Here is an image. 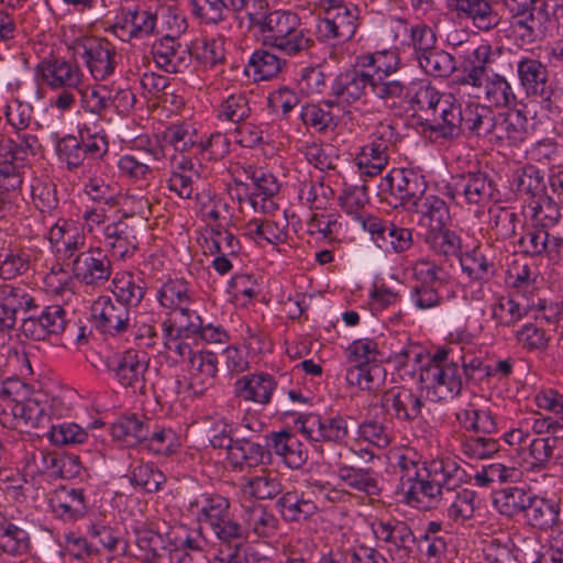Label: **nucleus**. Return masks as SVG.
I'll return each instance as SVG.
<instances>
[{
	"label": "nucleus",
	"mask_w": 563,
	"mask_h": 563,
	"mask_svg": "<svg viewBox=\"0 0 563 563\" xmlns=\"http://www.w3.org/2000/svg\"><path fill=\"white\" fill-rule=\"evenodd\" d=\"M409 103L413 110V115L418 118L420 124L430 118L435 107L440 106V102L448 96L439 92L434 87L430 85H420L413 95L409 92Z\"/></svg>",
	"instance_id": "52"
},
{
	"label": "nucleus",
	"mask_w": 563,
	"mask_h": 563,
	"mask_svg": "<svg viewBox=\"0 0 563 563\" xmlns=\"http://www.w3.org/2000/svg\"><path fill=\"white\" fill-rule=\"evenodd\" d=\"M34 290L22 284H0V329L10 331L15 328L18 313L27 316L37 308Z\"/></svg>",
	"instance_id": "11"
},
{
	"label": "nucleus",
	"mask_w": 563,
	"mask_h": 563,
	"mask_svg": "<svg viewBox=\"0 0 563 563\" xmlns=\"http://www.w3.org/2000/svg\"><path fill=\"white\" fill-rule=\"evenodd\" d=\"M74 277L87 286H102L112 274L108 255L100 247L79 252L71 261Z\"/></svg>",
	"instance_id": "16"
},
{
	"label": "nucleus",
	"mask_w": 563,
	"mask_h": 563,
	"mask_svg": "<svg viewBox=\"0 0 563 563\" xmlns=\"http://www.w3.org/2000/svg\"><path fill=\"white\" fill-rule=\"evenodd\" d=\"M517 195L532 203L545 195V181L543 173L534 165H526L518 169L512 181Z\"/></svg>",
	"instance_id": "38"
},
{
	"label": "nucleus",
	"mask_w": 563,
	"mask_h": 563,
	"mask_svg": "<svg viewBox=\"0 0 563 563\" xmlns=\"http://www.w3.org/2000/svg\"><path fill=\"white\" fill-rule=\"evenodd\" d=\"M457 357L449 347H439L421 368L420 382L435 401L453 399L463 389L464 380Z\"/></svg>",
	"instance_id": "2"
},
{
	"label": "nucleus",
	"mask_w": 563,
	"mask_h": 563,
	"mask_svg": "<svg viewBox=\"0 0 563 563\" xmlns=\"http://www.w3.org/2000/svg\"><path fill=\"white\" fill-rule=\"evenodd\" d=\"M222 547L242 542L247 538L246 529L228 510L208 528Z\"/></svg>",
	"instance_id": "58"
},
{
	"label": "nucleus",
	"mask_w": 563,
	"mask_h": 563,
	"mask_svg": "<svg viewBox=\"0 0 563 563\" xmlns=\"http://www.w3.org/2000/svg\"><path fill=\"white\" fill-rule=\"evenodd\" d=\"M417 62L426 74L439 78L448 77L456 69L455 57L438 47H434Z\"/></svg>",
	"instance_id": "59"
},
{
	"label": "nucleus",
	"mask_w": 563,
	"mask_h": 563,
	"mask_svg": "<svg viewBox=\"0 0 563 563\" xmlns=\"http://www.w3.org/2000/svg\"><path fill=\"white\" fill-rule=\"evenodd\" d=\"M137 224L134 216L123 214L103 228L102 242L112 256L125 260L134 255L139 245Z\"/></svg>",
	"instance_id": "14"
},
{
	"label": "nucleus",
	"mask_w": 563,
	"mask_h": 563,
	"mask_svg": "<svg viewBox=\"0 0 563 563\" xmlns=\"http://www.w3.org/2000/svg\"><path fill=\"white\" fill-rule=\"evenodd\" d=\"M410 211L419 213L420 222L429 227L430 231L445 228L451 219L446 202L434 195H424L417 208Z\"/></svg>",
	"instance_id": "39"
},
{
	"label": "nucleus",
	"mask_w": 563,
	"mask_h": 563,
	"mask_svg": "<svg viewBox=\"0 0 563 563\" xmlns=\"http://www.w3.org/2000/svg\"><path fill=\"white\" fill-rule=\"evenodd\" d=\"M266 445L282 456L285 464L292 470L300 468L308 459V452L302 448V443L286 430L267 435Z\"/></svg>",
	"instance_id": "31"
},
{
	"label": "nucleus",
	"mask_w": 563,
	"mask_h": 563,
	"mask_svg": "<svg viewBox=\"0 0 563 563\" xmlns=\"http://www.w3.org/2000/svg\"><path fill=\"white\" fill-rule=\"evenodd\" d=\"M560 0H501L505 9L517 18V26L522 30L520 36L528 43L536 41L537 30L541 25V20H547L550 10L558 7Z\"/></svg>",
	"instance_id": "10"
},
{
	"label": "nucleus",
	"mask_w": 563,
	"mask_h": 563,
	"mask_svg": "<svg viewBox=\"0 0 563 563\" xmlns=\"http://www.w3.org/2000/svg\"><path fill=\"white\" fill-rule=\"evenodd\" d=\"M152 55L157 67L169 74L186 71L192 60L188 45L172 37L156 40L152 45Z\"/></svg>",
	"instance_id": "20"
},
{
	"label": "nucleus",
	"mask_w": 563,
	"mask_h": 563,
	"mask_svg": "<svg viewBox=\"0 0 563 563\" xmlns=\"http://www.w3.org/2000/svg\"><path fill=\"white\" fill-rule=\"evenodd\" d=\"M287 220H284L283 223H278L267 219H252L244 224L243 232L245 236L256 243L265 241L269 244H279L287 238Z\"/></svg>",
	"instance_id": "46"
},
{
	"label": "nucleus",
	"mask_w": 563,
	"mask_h": 563,
	"mask_svg": "<svg viewBox=\"0 0 563 563\" xmlns=\"http://www.w3.org/2000/svg\"><path fill=\"white\" fill-rule=\"evenodd\" d=\"M459 423L474 433L492 434L497 430L495 418L489 411L475 409L473 406L456 413Z\"/></svg>",
	"instance_id": "57"
},
{
	"label": "nucleus",
	"mask_w": 563,
	"mask_h": 563,
	"mask_svg": "<svg viewBox=\"0 0 563 563\" xmlns=\"http://www.w3.org/2000/svg\"><path fill=\"white\" fill-rule=\"evenodd\" d=\"M252 113L250 100L244 92L232 93L225 98L218 109V119L234 123L246 121Z\"/></svg>",
	"instance_id": "60"
},
{
	"label": "nucleus",
	"mask_w": 563,
	"mask_h": 563,
	"mask_svg": "<svg viewBox=\"0 0 563 563\" xmlns=\"http://www.w3.org/2000/svg\"><path fill=\"white\" fill-rule=\"evenodd\" d=\"M462 271L474 280H489L495 275V265L479 249L459 255Z\"/></svg>",
	"instance_id": "54"
},
{
	"label": "nucleus",
	"mask_w": 563,
	"mask_h": 563,
	"mask_svg": "<svg viewBox=\"0 0 563 563\" xmlns=\"http://www.w3.org/2000/svg\"><path fill=\"white\" fill-rule=\"evenodd\" d=\"M189 388L194 394L203 391L214 385L218 373V357L210 351H196L187 364Z\"/></svg>",
	"instance_id": "28"
},
{
	"label": "nucleus",
	"mask_w": 563,
	"mask_h": 563,
	"mask_svg": "<svg viewBox=\"0 0 563 563\" xmlns=\"http://www.w3.org/2000/svg\"><path fill=\"white\" fill-rule=\"evenodd\" d=\"M31 550V538L26 529L7 518L0 519V551L11 556H23Z\"/></svg>",
	"instance_id": "35"
},
{
	"label": "nucleus",
	"mask_w": 563,
	"mask_h": 563,
	"mask_svg": "<svg viewBox=\"0 0 563 563\" xmlns=\"http://www.w3.org/2000/svg\"><path fill=\"white\" fill-rule=\"evenodd\" d=\"M455 51L459 57L455 70L461 73L457 82L473 88H482L484 79L494 71V65L500 56V51L493 49L489 44L461 45Z\"/></svg>",
	"instance_id": "4"
},
{
	"label": "nucleus",
	"mask_w": 563,
	"mask_h": 563,
	"mask_svg": "<svg viewBox=\"0 0 563 563\" xmlns=\"http://www.w3.org/2000/svg\"><path fill=\"white\" fill-rule=\"evenodd\" d=\"M340 207L342 210L356 220L363 216L366 211V207L369 203V196L367 192V186L362 185H349L344 184V189L339 197Z\"/></svg>",
	"instance_id": "55"
},
{
	"label": "nucleus",
	"mask_w": 563,
	"mask_h": 563,
	"mask_svg": "<svg viewBox=\"0 0 563 563\" xmlns=\"http://www.w3.org/2000/svg\"><path fill=\"white\" fill-rule=\"evenodd\" d=\"M276 506L283 519L289 522L307 521L318 511L313 500L296 490L285 493L277 500Z\"/></svg>",
	"instance_id": "36"
},
{
	"label": "nucleus",
	"mask_w": 563,
	"mask_h": 563,
	"mask_svg": "<svg viewBox=\"0 0 563 563\" xmlns=\"http://www.w3.org/2000/svg\"><path fill=\"white\" fill-rule=\"evenodd\" d=\"M527 451L534 467L547 468L551 461L563 460V437L552 434L531 438Z\"/></svg>",
	"instance_id": "34"
},
{
	"label": "nucleus",
	"mask_w": 563,
	"mask_h": 563,
	"mask_svg": "<svg viewBox=\"0 0 563 563\" xmlns=\"http://www.w3.org/2000/svg\"><path fill=\"white\" fill-rule=\"evenodd\" d=\"M112 284V292L117 300L124 303L128 308L137 307L146 292L144 280L132 273L123 272L117 274Z\"/></svg>",
	"instance_id": "43"
},
{
	"label": "nucleus",
	"mask_w": 563,
	"mask_h": 563,
	"mask_svg": "<svg viewBox=\"0 0 563 563\" xmlns=\"http://www.w3.org/2000/svg\"><path fill=\"white\" fill-rule=\"evenodd\" d=\"M528 310L510 296H501L492 306V319L497 327H512L520 321Z\"/></svg>",
	"instance_id": "62"
},
{
	"label": "nucleus",
	"mask_w": 563,
	"mask_h": 563,
	"mask_svg": "<svg viewBox=\"0 0 563 563\" xmlns=\"http://www.w3.org/2000/svg\"><path fill=\"white\" fill-rule=\"evenodd\" d=\"M385 374L378 362L350 366L346 371V380L350 385H356L363 390H373L379 386Z\"/></svg>",
	"instance_id": "63"
},
{
	"label": "nucleus",
	"mask_w": 563,
	"mask_h": 563,
	"mask_svg": "<svg viewBox=\"0 0 563 563\" xmlns=\"http://www.w3.org/2000/svg\"><path fill=\"white\" fill-rule=\"evenodd\" d=\"M560 503L532 495L525 518L534 529L545 531L560 522Z\"/></svg>",
	"instance_id": "33"
},
{
	"label": "nucleus",
	"mask_w": 563,
	"mask_h": 563,
	"mask_svg": "<svg viewBox=\"0 0 563 563\" xmlns=\"http://www.w3.org/2000/svg\"><path fill=\"white\" fill-rule=\"evenodd\" d=\"M422 471L432 478L442 498L445 493L451 494L472 479V475L454 457L450 456L430 461L427 466L422 467Z\"/></svg>",
	"instance_id": "22"
},
{
	"label": "nucleus",
	"mask_w": 563,
	"mask_h": 563,
	"mask_svg": "<svg viewBox=\"0 0 563 563\" xmlns=\"http://www.w3.org/2000/svg\"><path fill=\"white\" fill-rule=\"evenodd\" d=\"M170 176L167 180L168 189L179 198L190 199L197 181L200 179V164L186 154L169 156Z\"/></svg>",
	"instance_id": "23"
},
{
	"label": "nucleus",
	"mask_w": 563,
	"mask_h": 563,
	"mask_svg": "<svg viewBox=\"0 0 563 563\" xmlns=\"http://www.w3.org/2000/svg\"><path fill=\"white\" fill-rule=\"evenodd\" d=\"M106 365L122 387L130 388L134 394H146L145 374L148 363L144 355L141 356L137 352L130 350L107 361Z\"/></svg>",
	"instance_id": "15"
},
{
	"label": "nucleus",
	"mask_w": 563,
	"mask_h": 563,
	"mask_svg": "<svg viewBox=\"0 0 563 563\" xmlns=\"http://www.w3.org/2000/svg\"><path fill=\"white\" fill-rule=\"evenodd\" d=\"M521 86L529 95H543L548 81V69L539 59L522 57L517 64Z\"/></svg>",
	"instance_id": "40"
},
{
	"label": "nucleus",
	"mask_w": 563,
	"mask_h": 563,
	"mask_svg": "<svg viewBox=\"0 0 563 563\" xmlns=\"http://www.w3.org/2000/svg\"><path fill=\"white\" fill-rule=\"evenodd\" d=\"M230 508L231 504L228 498L207 493L198 495L188 505V511L196 517L201 526L207 528L218 521Z\"/></svg>",
	"instance_id": "32"
},
{
	"label": "nucleus",
	"mask_w": 563,
	"mask_h": 563,
	"mask_svg": "<svg viewBox=\"0 0 563 563\" xmlns=\"http://www.w3.org/2000/svg\"><path fill=\"white\" fill-rule=\"evenodd\" d=\"M380 408L391 420L412 423L421 418L424 401L412 389L395 386L383 393Z\"/></svg>",
	"instance_id": "13"
},
{
	"label": "nucleus",
	"mask_w": 563,
	"mask_h": 563,
	"mask_svg": "<svg viewBox=\"0 0 563 563\" xmlns=\"http://www.w3.org/2000/svg\"><path fill=\"white\" fill-rule=\"evenodd\" d=\"M277 382L271 374L256 373L238 378L233 386L236 397L260 405H268L272 400Z\"/></svg>",
	"instance_id": "29"
},
{
	"label": "nucleus",
	"mask_w": 563,
	"mask_h": 563,
	"mask_svg": "<svg viewBox=\"0 0 563 563\" xmlns=\"http://www.w3.org/2000/svg\"><path fill=\"white\" fill-rule=\"evenodd\" d=\"M37 71L42 81L53 89H78L82 81L79 67L64 59L42 62Z\"/></svg>",
	"instance_id": "25"
},
{
	"label": "nucleus",
	"mask_w": 563,
	"mask_h": 563,
	"mask_svg": "<svg viewBox=\"0 0 563 563\" xmlns=\"http://www.w3.org/2000/svg\"><path fill=\"white\" fill-rule=\"evenodd\" d=\"M164 345L170 352L176 354L179 360H190L195 354L190 345L184 341V338H189L195 334H201L202 338L216 342L221 341L222 332L213 330L212 328L201 329L199 331H189L187 328H180L178 319H169L163 324Z\"/></svg>",
	"instance_id": "24"
},
{
	"label": "nucleus",
	"mask_w": 563,
	"mask_h": 563,
	"mask_svg": "<svg viewBox=\"0 0 563 563\" xmlns=\"http://www.w3.org/2000/svg\"><path fill=\"white\" fill-rule=\"evenodd\" d=\"M422 126L444 139L459 137L461 135V104L448 96L439 107H435Z\"/></svg>",
	"instance_id": "27"
},
{
	"label": "nucleus",
	"mask_w": 563,
	"mask_h": 563,
	"mask_svg": "<svg viewBox=\"0 0 563 563\" xmlns=\"http://www.w3.org/2000/svg\"><path fill=\"white\" fill-rule=\"evenodd\" d=\"M299 24L300 19L296 13L274 10L269 12L258 29L264 34V44L271 46L278 38L289 33L292 27L299 26Z\"/></svg>",
	"instance_id": "45"
},
{
	"label": "nucleus",
	"mask_w": 563,
	"mask_h": 563,
	"mask_svg": "<svg viewBox=\"0 0 563 563\" xmlns=\"http://www.w3.org/2000/svg\"><path fill=\"white\" fill-rule=\"evenodd\" d=\"M532 495L520 487H509L497 493L494 504L507 517L526 515Z\"/></svg>",
	"instance_id": "53"
},
{
	"label": "nucleus",
	"mask_w": 563,
	"mask_h": 563,
	"mask_svg": "<svg viewBox=\"0 0 563 563\" xmlns=\"http://www.w3.org/2000/svg\"><path fill=\"white\" fill-rule=\"evenodd\" d=\"M484 99L494 107H508L516 101L510 82L501 75L493 71L485 79L482 88H477Z\"/></svg>",
	"instance_id": "50"
},
{
	"label": "nucleus",
	"mask_w": 563,
	"mask_h": 563,
	"mask_svg": "<svg viewBox=\"0 0 563 563\" xmlns=\"http://www.w3.org/2000/svg\"><path fill=\"white\" fill-rule=\"evenodd\" d=\"M49 507L54 515L63 521H76L87 512L85 492L82 488L60 486L53 492Z\"/></svg>",
	"instance_id": "26"
},
{
	"label": "nucleus",
	"mask_w": 563,
	"mask_h": 563,
	"mask_svg": "<svg viewBox=\"0 0 563 563\" xmlns=\"http://www.w3.org/2000/svg\"><path fill=\"white\" fill-rule=\"evenodd\" d=\"M391 154L373 142L364 145L356 157V165L362 175L376 176L387 166Z\"/></svg>",
	"instance_id": "56"
},
{
	"label": "nucleus",
	"mask_w": 563,
	"mask_h": 563,
	"mask_svg": "<svg viewBox=\"0 0 563 563\" xmlns=\"http://www.w3.org/2000/svg\"><path fill=\"white\" fill-rule=\"evenodd\" d=\"M493 115L494 111L490 107L481 103H467L464 109L461 108V134L467 131L472 135L485 139Z\"/></svg>",
	"instance_id": "48"
},
{
	"label": "nucleus",
	"mask_w": 563,
	"mask_h": 563,
	"mask_svg": "<svg viewBox=\"0 0 563 563\" xmlns=\"http://www.w3.org/2000/svg\"><path fill=\"white\" fill-rule=\"evenodd\" d=\"M271 461V452L264 445L250 440H235L231 448L229 463L234 470L243 471Z\"/></svg>",
	"instance_id": "37"
},
{
	"label": "nucleus",
	"mask_w": 563,
	"mask_h": 563,
	"mask_svg": "<svg viewBox=\"0 0 563 563\" xmlns=\"http://www.w3.org/2000/svg\"><path fill=\"white\" fill-rule=\"evenodd\" d=\"M372 530L377 540L388 543L393 561L409 563L413 559L416 538L411 528L401 520H375Z\"/></svg>",
	"instance_id": "9"
},
{
	"label": "nucleus",
	"mask_w": 563,
	"mask_h": 563,
	"mask_svg": "<svg viewBox=\"0 0 563 563\" xmlns=\"http://www.w3.org/2000/svg\"><path fill=\"white\" fill-rule=\"evenodd\" d=\"M383 195L389 194L398 205L410 211L417 208L427 189L424 177L413 169L396 168L384 177L379 185Z\"/></svg>",
	"instance_id": "6"
},
{
	"label": "nucleus",
	"mask_w": 563,
	"mask_h": 563,
	"mask_svg": "<svg viewBox=\"0 0 563 563\" xmlns=\"http://www.w3.org/2000/svg\"><path fill=\"white\" fill-rule=\"evenodd\" d=\"M394 85L389 82L378 84L373 79L372 73L361 66V60L355 57L352 67L341 71L335 76L331 85L332 100L323 103L325 108L334 106H351L365 99L368 93L374 97L388 102L386 98L388 92H391Z\"/></svg>",
	"instance_id": "1"
},
{
	"label": "nucleus",
	"mask_w": 563,
	"mask_h": 563,
	"mask_svg": "<svg viewBox=\"0 0 563 563\" xmlns=\"http://www.w3.org/2000/svg\"><path fill=\"white\" fill-rule=\"evenodd\" d=\"M243 519L246 528L260 538L274 537L278 530V519L260 504L247 507Z\"/></svg>",
	"instance_id": "51"
},
{
	"label": "nucleus",
	"mask_w": 563,
	"mask_h": 563,
	"mask_svg": "<svg viewBox=\"0 0 563 563\" xmlns=\"http://www.w3.org/2000/svg\"><path fill=\"white\" fill-rule=\"evenodd\" d=\"M284 65L285 60L277 55L266 49H257L251 55L245 73L254 81L269 80L280 73Z\"/></svg>",
	"instance_id": "49"
},
{
	"label": "nucleus",
	"mask_w": 563,
	"mask_h": 563,
	"mask_svg": "<svg viewBox=\"0 0 563 563\" xmlns=\"http://www.w3.org/2000/svg\"><path fill=\"white\" fill-rule=\"evenodd\" d=\"M159 305L169 310L170 319H178L180 328L189 331L201 329V318L192 309L195 294L184 278L168 279L157 292Z\"/></svg>",
	"instance_id": "3"
},
{
	"label": "nucleus",
	"mask_w": 563,
	"mask_h": 563,
	"mask_svg": "<svg viewBox=\"0 0 563 563\" xmlns=\"http://www.w3.org/2000/svg\"><path fill=\"white\" fill-rule=\"evenodd\" d=\"M47 406L35 397H26L20 404H12L11 412L15 419L22 420L25 427L46 431L51 423Z\"/></svg>",
	"instance_id": "42"
},
{
	"label": "nucleus",
	"mask_w": 563,
	"mask_h": 563,
	"mask_svg": "<svg viewBox=\"0 0 563 563\" xmlns=\"http://www.w3.org/2000/svg\"><path fill=\"white\" fill-rule=\"evenodd\" d=\"M399 490L409 505H418L426 501L437 503L443 499L432 478L428 477V473L424 472L416 476V478H411L409 484H399Z\"/></svg>",
	"instance_id": "44"
},
{
	"label": "nucleus",
	"mask_w": 563,
	"mask_h": 563,
	"mask_svg": "<svg viewBox=\"0 0 563 563\" xmlns=\"http://www.w3.org/2000/svg\"><path fill=\"white\" fill-rule=\"evenodd\" d=\"M151 426L152 422L148 419L136 416L122 417L112 424V434L129 446L139 443L145 444Z\"/></svg>",
	"instance_id": "47"
},
{
	"label": "nucleus",
	"mask_w": 563,
	"mask_h": 563,
	"mask_svg": "<svg viewBox=\"0 0 563 563\" xmlns=\"http://www.w3.org/2000/svg\"><path fill=\"white\" fill-rule=\"evenodd\" d=\"M361 66L372 73L373 79L379 82H389L393 86L391 92L386 98L390 101L407 98L409 96L410 82L402 77H395L394 74L399 69L400 59L397 53L393 51H383L376 53H367L357 56Z\"/></svg>",
	"instance_id": "7"
},
{
	"label": "nucleus",
	"mask_w": 563,
	"mask_h": 563,
	"mask_svg": "<svg viewBox=\"0 0 563 563\" xmlns=\"http://www.w3.org/2000/svg\"><path fill=\"white\" fill-rule=\"evenodd\" d=\"M338 477L349 488L364 493L367 496H377L380 493L378 482L371 468L340 464L338 466Z\"/></svg>",
	"instance_id": "41"
},
{
	"label": "nucleus",
	"mask_w": 563,
	"mask_h": 563,
	"mask_svg": "<svg viewBox=\"0 0 563 563\" xmlns=\"http://www.w3.org/2000/svg\"><path fill=\"white\" fill-rule=\"evenodd\" d=\"M30 255L25 250L9 247L0 256V278L3 283L24 275L30 269Z\"/></svg>",
	"instance_id": "61"
},
{
	"label": "nucleus",
	"mask_w": 563,
	"mask_h": 563,
	"mask_svg": "<svg viewBox=\"0 0 563 563\" xmlns=\"http://www.w3.org/2000/svg\"><path fill=\"white\" fill-rule=\"evenodd\" d=\"M144 445L155 454L167 456L179 449L180 441L178 434L172 428L151 426Z\"/></svg>",
	"instance_id": "64"
},
{
	"label": "nucleus",
	"mask_w": 563,
	"mask_h": 563,
	"mask_svg": "<svg viewBox=\"0 0 563 563\" xmlns=\"http://www.w3.org/2000/svg\"><path fill=\"white\" fill-rule=\"evenodd\" d=\"M358 26L356 7L339 5L327 12L316 24V35L320 41H335L338 44L350 41Z\"/></svg>",
	"instance_id": "12"
},
{
	"label": "nucleus",
	"mask_w": 563,
	"mask_h": 563,
	"mask_svg": "<svg viewBox=\"0 0 563 563\" xmlns=\"http://www.w3.org/2000/svg\"><path fill=\"white\" fill-rule=\"evenodd\" d=\"M82 59L96 80H103L113 74L117 52L106 38H88L82 43Z\"/></svg>",
	"instance_id": "21"
},
{
	"label": "nucleus",
	"mask_w": 563,
	"mask_h": 563,
	"mask_svg": "<svg viewBox=\"0 0 563 563\" xmlns=\"http://www.w3.org/2000/svg\"><path fill=\"white\" fill-rule=\"evenodd\" d=\"M449 7L456 11L457 16L470 19L481 31H490L499 24L498 13L488 0H448Z\"/></svg>",
	"instance_id": "30"
},
{
	"label": "nucleus",
	"mask_w": 563,
	"mask_h": 563,
	"mask_svg": "<svg viewBox=\"0 0 563 563\" xmlns=\"http://www.w3.org/2000/svg\"><path fill=\"white\" fill-rule=\"evenodd\" d=\"M454 194L462 196L465 203L485 207L496 201L498 189L495 180L485 172H468L454 183Z\"/></svg>",
	"instance_id": "17"
},
{
	"label": "nucleus",
	"mask_w": 563,
	"mask_h": 563,
	"mask_svg": "<svg viewBox=\"0 0 563 563\" xmlns=\"http://www.w3.org/2000/svg\"><path fill=\"white\" fill-rule=\"evenodd\" d=\"M349 419L341 415L328 417L307 413L300 415L295 420V426L310 442L343 445L350 439Z\"/></svg>",
	"instance_id": "5"
},
{
	"label": "nucleus",
	"mask_w": 563,
	"mask_h": 563,
	"mask_svg": "<svg viewBox=\"0 0 563 563\" xmlns=\"http://www.w3.org/2000/svg\"><path fill=\"white\" fill-rule=\"evenodd\" d=\"M112 31L124 42L133 38L143 40L161 33L156 13L141 9L123 11L121 19L112 25Z\"/></svg>",
	"instance_id": "18"
},
{
	"label": "nucleus",
	"mask_w": 563,
	"mask_h": 563,
	"mask_svg": "<svg viewBox=\"0 0 563 563\" xmlns=\"http://www.w3.org/2000/svg\"><path fill=\"white\" fill-rule=\"evenodd\" d=\"M69 322L67 311L63 306L57 303L42 305L37 300V308L22 320L21 331L26 338L41 341L48 335L63 333Z\"/></svg>",
	"instance_id": "8"
},
{
	"label": "nucleus",
	"mask_w": 563,
	"mask_h": 563,
	"mask_svg": "<svg viewBox=\"0 0 563 563\" xmlns=\"http://www.w3.org/2000/svg\"><path fill=\"white\" fill-rule=\"evenodd\" d=\"M97 328L109 334H120L130 327V308L109 296H100L91 306Z\"/></svg>",
	"instance_id": "19"
}]
</instances>
